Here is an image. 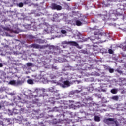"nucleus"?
Returning a JSON list of instances; mask_svg holds the SVG:
<instances>
[{"label": "nucleus", "mask_w": 126, "mask_h": 126, "mask_svg": "<svg viewBox=\"0 0 126 126\" xmlns=\"http://www.w3.org/2000/svg\"><path fill=\"white\" fill-rule=\"evenodd\" d=\"M93 30H94V36H91L90 39L91 41H92L93 44H98L99 42L98 41V39L101 37V36H103L104 35H107V37L111 38V35L109 34H106L105 33L100 32V30L98 29L97 27L94 28Z\"/></svg>", "instance_id": "nucleus-1"}, {"label": "nucleus", "mask_w": 126, "mask_h": 126, "mask_svg": "<svg viewBox=\"0 0 126 126\" xmlns=\"http://www.w3.org/2000/svg\"><path fill=\"white\" fill-rule=\"evenodd\" d=\"M32 48H35V49H45V48H49V49L50 51H52L54 53H56V55H59L60 53H62L63 51H61V49L58 46H54V45L49 46V45H43V46H40L38 44H32Z\"/></svg>", "instance_id": "nucleus-2"}, {"label": "nucleus", "mask_w": 126, "mask_h": 126, "mask_svg": "<svg viewBox=\"0 0 126 126\" xmlns=\"http://www.w3.org/2000/svg\"><path fill=\"white\" fill-rule=\"evenodd\" d=\"M51 82H52V83H55L56 85H60V86H61L63 88L69 87V86L72 84V83L68 80L64 81V78H63V77H61L60 80L58 82H56L55 81H52Z\"/></svg>", "instance_id": "nucleus-3"}, {"label": "nucleus", "mask_w": 126, "mask_h": 126, "mask_svg": "<svg viewBox=\"0 0 126 126\" xmlns=\"http://www.w3.org/2000/svg\"><path fill=\"white\" fill-rule=\"evenodd\" d=\"M33 90H34V91H33V93H35V92H36L37 95H32V103L33 104H38L39 103V100L37 99V98L35 99V97H42V96H43V94H39V93H40L41 91H44V90H45L44 89H41L40 88H35L33 89Z\"/></svg>", "instance_id": "nucleus-4"}, {"label": "nucleus", "mask_w": 126, "mask_h": 126, "mask_svg": "<svg viewBox=\"0 0 126 126\" xmlns=\"http://www.w3.org/2000/svg\"><path fill=\"white\" fill-rule=\"evenodd\" d=\"M103 122L107 124V125H114V126H119V123L115 118H105L103 120Z\"/></svg>", "instance_id": "nucleus-5"}, {"label": "nucleus", "mask_w": 126, "mask_h": 126, "mask_svg": "<svg viewBox=\"0 0 126 126\" xmlns=\"http://www.w3.org/2000/svg\"><path fill=\"white\" fill-rule=\"evenodd\" d=\"M62 46L63 49H64V48H66V46H64V45H70L71 46H75V47H76V48H78V49H81V47L79 46V45H78V43L75 41H63L62 42Z\"/></svg>", "instance_id": "nucleus-6"}, {"label": "nucleus", "mask_w": 126, "mask_h": 126, "mask_svg": "<svg viewBox=\"0 0 126 126\" xmlns=\"http://www.w3.org/2000/svg\"><path fill=\"white\" fill-rule=\"evenodd\" d=\"M85 18H86V16H81V18L76 21V25H77V26H80L81 25H82V24H85L86 22L84 20Z\"/></svg>", "instance_id": "nucleus-7"}, {"label": "nucleus", "mask_w": 126, "mask_h": 126, "mask_svg": "<svg viewBox=\"0 0 126 126\" xmlns=\"http://www.w3.org/2000/svg\"><path fill=\"white\" fill-rule=\"evenodd\" d=\"M48 74L43 75V74L41 73L40 76H42V77L40 79V81L43 83H48L49 81L48 80V78H47L48 77Z\"/></svg>", "instance_id": "nucleus-8"}, {"label": "nucleus", "mask_w": 126, "mask_h": 126, "mask_svg": "<svg viewBox=\"0 0 126 126\" xmlns=\"http://www.w3.org/2000/svg\"><path fill=\"white\" fill-rule=\"evenodd\" d=\"M50 62H51L50 58L45 59V61L43 62L44 67H45V68H50V65H49V63H50Z\"/></svg>", "instance_id": "nucleus-9"}, {"label": "nucleus", "mask_w": 126, "mask_h": 126, "mask_svg": "<svg viewBox=\"0 0 126 126\" xmlns=\"http://www.w3.org/2000/svg\"><path fill=\"white\" fill-rule=\"evenodd\" d=\"M51 7L52 8V9H54L56 10H62V6L59 5H57L55 3H52L51 4Z\"/></svg>", "instance_id": "nucleus-10"}, {"label": "nucleus", "mask_w": 126, "mask_h": 126, "mask_svg": "<svg viewBox=\"0 0 126 126\" xmlns=\"http://www.w3.org/2000/svg\"><path fill=\"white\" fill-rule=\"evenodd\" d=\"M97 91L99 92H106L107 91V87H106V85L104 84V86H101L98 89H97Z\"/></svg>", "instance_id": "nucleus-11"}, {"label": "nucleus", "mask_w": 126, "mask_h": 126, "mask_svg": "<svg viewBox=\"0 0 126 126\" xmlns=\"http://www.w3.org/2000/svg\"><path fill=\"white\" fill-rule=\"evenodd\" d=\"M70 108H72L73 109H75L76 108H80V107H81V104L79 102H77L75 104V105L72 104L69 105Z\"/></svg>", "instance_id": "nucleus-12"}, {"label": "nucleus", "mask_w": 126, "mask_h": 126, "mask_svg": "<svg viewBox=\"0 0 126 126\" xmlns=\"http://www.w3.org/2000/svg\"><path fill=\"white\" fill-rule=\"evenodd\" d=\"M54 29V26H50L49 27H48L46 30H45L44 31H45L47 33H49V32H51V33H53L54 32H53V31Z\"/></svg>", "instance_id": "nucleus-13"}, {"label": "nucleus", "mask_w": 126, "mask_h": 126, "mask_svg": "<svg viewBox=\"0 0 126 126\" xmlns=\"http://www.w3.org/2000/svg\"><path fill=\"white\" fill-rule=\"evenodd\" d=\"M124 110H126V103L124 105L120 104L117 107V109L119 111H124Z\"/></svg>", "instance_id": "nucleus-14"}, {"label": "nucleus", "mask_w": 126, "mask_h": 126, "mask_svg": "<svg viewBox=\"0 0 126 126\" xmlns=\"http://www.w3.org/2000/svg\"><path fill=\"white\" fill-rule=\"evenodd\" d=\"M100 17L103 20H107L108 19H110V18L108 17V15H101Z\"/></svg>", "instance_id": "nucleus-15"}, {"label": "nucleus", "mask_w": 126, "mask_h": 126, "mask_svg": "<svg viewBox=\"0 0 126 126\" xmlns=\"http://www.w3.org/2000/svg\"><path fill=\"white\" fill-rule=\"evenodd\" d=\"M120 48L122 49L123 51H126V43H124L120 45L119 46Z\"/></svg>", "instance_id": "nucleus-16"}, {"label": "nucleus", "mask_w": 126, "mask_h": 126, "mask_svg": "<svg viewBox=\"0 0 126 126\" xmlns=\"http://www.w3.org/2000/svg\"><path fill=\"white\" fill-rule=\"evenodd\" d=\"M59 76H60V74H57L56 76L53 74H50V79H56V78H57V77Z\"/></svg>", "instance_id": "nucleus-17"}, {"label": "nucleus", "mask_w": 126, "mask_h": 126, "mask_svg": "<svg viewBox=\"0 0 126 126\" xmlns=\"http://www.w3.org/2000/svg\"><path fill=\"white\" fill-rule=\"evenodd\" d=\"M88 90L89 91V92H92L93 90H94V88L93 87V86L92 85H91L89 86V87L88 88Z\"/></svg>", "instance_id": "nucleus-18"}, {"label": "nucleus", "mask_w": 126, "mask_h": 126, "mask_svg": "<svg viewBox=\"0 0 126 126\" xmlns=\"http://www.w3.org/2000/svg\"><path fill=\"white\" fill-rule=\"evenodd\" d=\"M120 9H121V10H126V5H120V7L119 9H118V10H120Z\"/></svg>", "instance_id": "nucleus-19"}, {"label": "nucleus", "mask_w": 126, "mask_h": 126, "mask_svg": "<svg viewBox=\"0 0 126 126\" xmlns=\"http://www.w3.org/2000/svg\"><path fill=\"white\" fill-rule=\"evenodd\" d=\"M8 84L10 85H15V84H16V81H15V80H11L8 83Z\"/></svg>", "instance_id": "nucleus-20"}, {"label": "nucleus", "mask_w": 126, "mask_h": 126, "mask_svg": "<svg viewBox=\"0 0 126 126\" xmlns=\"http://www.w3.org/2000/svg\"><path fill=\"white\" fill-rule=\"evenodd\" d=\"M111 93L113 94H117L118 93V89H113L111 90Z\"/></svg>", "instance_id": "nucleus-21"}, {"label": "nucleus", "mask_w": 126, "mask_h": 126, "mask_svg": "<svg viewBox=\"0 0 126 126\" xmlns=\"http://www.w3.org/2000/svg\"><path fill=\"white\" fill-rule=\"evenodd\" d=\"M18 100H21V101H23L24 103H26V98H23V97L18 96Z\"/></svg>", "instance_id": "nucleus-22"}, {"label": "nucleus", "mask_w": 126, "mask_h": 126, "mask_svg": "<svg viewBox=\"0 0 126 126\" xmlns=\"http://www.w3.org/2000/svg\"><path fill=\"white\" fill-rule=\"evenodd\" d=\"M94 120L95 122H100V117L98 116H94Z\"/></svg>", "instance_id": "nucleus-23"}, {"label": "nucleus", "mask_w": 126, "mask_h": 126, "mask_svg": "<svg viewBox=\"0 0 126 126\" xmlns=\"http://www.w3.org/2000/svg\"><path fill=\"white\" fill-rule=\"evenodd\" d=\"M69 68V65L65 66L64 67V68L63 69V71H65L66 70H68Z\"/></svg>", "instance_id": "nucleus-24"}, {"label": "nucleus", "mask_w": 126, "mask_h": 126, "mask_svg": "<svg viewBox=\"0 0 126 126\" xmlns=\"http://www.w3.org/2000/svg\"><path fill=\"white\" fill-rule=\"evenodd\" d=\"M112 100H114V101H118L119 100V97L118 96H115L111 97Z\"/></svg>", "instance_id": "nucleus-25"}, {"label": "nucleus", "mask_w": 126, "mask_h": 126, "mask_svg": "<svg viewBox=\"0 0 126 126\" xmlns=\"http://www.w3.org/2000/svg\"><path fill=\"white\" fill-rule=\"evenodd\" d=\"M48 90L50 91V92H55V87H51L48 89Z\"/></svg>", "instance_id": "nucleus-26"}, {"label": "nucleus", "mask_w": 126, "mask_h": 126, "mask_svg": "<svg viewBox=\"0 0 126 126\" xmlns=\"http://www.w3.org/2000/svg\"><path fill=\"white\" fill-rule=\"evenodd\" d=\"M28 41H30V43H32V35H29L28 36Z\"/></svg>", "instance_id": "nucleus-27"}, {"label": "nucleus", "mask_w": 126, "mask_h": 126, "mask_svg": "<svg viewBox=\"0 0 126 126\" xmlns=\"http://www.w3.org/2000/svg\"><path fill=\"white\" fill-rule=\"evenodd\" d=\"M23 3L20 2L19 4L17 3V6H18L19 7H23Z\"/></svg>", "instance_id": "nucleus-28"}, {"label": "nucleus", "mask_w": 126, "mask_h": 126, "mask_svg": "<svg viewBox=\"0 0 126 126\" xmlns=\"http://www.w3.org/2000/svg\"><path fill=\"white\" fill-rule=\"evenodd\" d=\"M108 70L110 73H113L115 71V69L111 68H109Z\"/></svg>", "instance_id": "nucleus-29"}, {"label": "nucleus", "mask_w": 126, "mask_h": 126, "mask_svg": "<svg viewBox=\"0 0 126 126\" xmlns=\"http://www.w3.org/2000/svg\"><path fill=\"white\" fill-rule=\"evenodd\" d=\"M80 53H81L82 54H87V51L84 50H81L80 51Z\"/></svg>", "instance_id": "nucleus-30"}, {"label": "nucleus", "mask_w": 126, "mask_h": 126, "mask_svg": "<svg viewBox=\"0 0 126 126\" xmlns=\"http://www.w3.org/2000/svg\"><path fill=\"white\" fill-rule=\"evenodd\" d=\"M61 32L62 34H66V31H65V30H62Z\"/></svg>", "instance_id": "nucleus-31"}, {"label": "nucleus", "mask_w": 126, "mask_h": 126, "mask_svg": "<svg viewBox=\"0 0 126 126\" xmlns=\"http://www.w3.org/2000/svg\"><path fill=\"white\" fill-rule=\"evenodd\" d=\"M27 82L29 84H32V79L28 80Z\"/></svg>", "instance_id": "nucleus-32"}, {"label": "nucleus", "mask_w": 126, "mask_h": 126, "mask_svg": "<svg viewBox=\"0 0 126 126\" xmlns=\"http://www.w3.org/2000/svg\"><path fill=\"white\" fill-rule=\"evenodd\" d=\"M27 93H28V95H30V94H31V93H32V92L31 91V90H28L27 91Z\"/></svg>", "instance_id": "nucleus-33"}, {"label": "nucleus", "mask_w": 126, "mask_h": 126, "mask_svg": "<svg viewBox=\"0 0 126 126\" xmlns=\"http://www.w3.org/2000/svg\"><path fill=\"white\" fill-rule=\"evenodd\" d=\"M108 53L109 54H113L114 51L112 49L108 50Z\"/></svg>", "instance_id": "nucleus-34"}, {"label": "nucleus", "mask_w": 126, "mask_h": 126, "mask_svg": "<svg viewBox=\"0 0 126 126\" xmlns=\"http://www.w3.org/2000/svg\"><path fill=\"white\" fill-rule=\"evenodd\" d=\"M27 66H32V63H27Z\"/></svg>", "instance_id": "nucleus-35"}, {"label": "nucleus", "mask_w": 126, "mask_h": 126, "mask_svg": "<svg viewBox=\"0 0 126 126\" xmlns=\"http://www.w3.org/2000/svg\"><path fill=\"white\" fill-rule=\"evenodd\" d=\"M17 84H22V81L20 80H18L17 82Z\"/></svg>", "instance_id": "nucleus-36"}, {"label": "nucleus", "mask_w": 126, "mask_h": 126, "mask_svg": "<svg viewBox=\"0 0 126 126\" xmlns=\"http://www.w3.org/2000/svg\"><path fill=\"white\" fill-rule=\"evenodd\" d=\"M117 72H118L119 73H120V74H122V73H123V72H122L121 70H117Z\"/></svg>", "instance_id": "nucleus-37"}, {"label": "nucleus", "mask_w": 126, "mask_h": 126, "mask_svg": "<svg viewBox=\"0 0 126 126\" xmlns=\"http://www.w3.org/2000/svg\"><path fill=\"white\" fill-rule=\"evenodd\" d=\"M0 126H3V122L2 121H0Z\"/></svg>", "instance_id": "nucleus-38"}, {"label": "nucleus", "mask_w": 126, "mask_h": 126, "mask_svg": "<svg viewBox=\"0 0 126 126\" xmlns=\"http://www.w3.org/2000/svg\"><path fill=\"white\" fill-rule=\"evenodd\" d=\"M52 69H58V67L52 66Z\"/></svg>", "instance_id": "nucleus-39"}, {"label": "nucleus", "mask_w": 126, "mask_h": 126, "mask_svg": "<svg viewBox=\"0 0 126 126\" xmlns=\"http://www.w3.org/2000/svg\"><path fill=\"white\" fill-rule=\"evenodd\" d=\"M80 91H78V90H75V93H79V92H80Z\"/></svg>", "instance_id": "nucleus-40"}, {"label": "nucleus", "mask_w": 126, "mask_h": 126, "mask_svg": "<svg viewBox=\"0 0 126 126\" xmlns=\"http://www.w3.org/2000/svg\"><path fill=\"white\" fill-rule=\"evenodd\" d=\"M3 66V65H2V63H0V67H2Z\"/></svg>", "instance_id": "nucleus-41"}, {"label": "nucleus", "mask_w": 126, "mask_h": 126, "mask_svg": "<svg viewBox=\"0 0 126 126\" xmlns=\"http://www.w3.org/2000/svg\"><path fill=\"white\" fill-rule=\"evenodd\" d=\"M112 17L115 16V14H112L110 15V17H112Z\"/></svg>", "instance_id": "nucleus-42"}, {"label": "nucleus", "mask_w": 126, "mask_h": 126, "mask_svg": "<svg viewBox=\"0 0 126 126\" xmlns=\"http://www.w3.org/2000/svg\"><path fill=\"white\" fill-rule=\"evenodd\" d=\"M50 53H51V52H48L47 51L45 52L46 54H50Z\"/></svg>", "instance_id": "nucleus-43"}, {"label": "nucleus", "mask_w": 126, "mask_h": 126, "mask_svg": "<svg viewBox=\"0 0 126 126\" xmlns=\"http://www.w3.org/2000/svg\"><path fill=\"white\" fill-rule=\"evenodd\" d=\"M1 108H2V106L0 104V109H1Z\"/></svg>", "instance_id": "nucleus-44"}, {"label": "nucleus", "mask_w": 126, "mask_h": 126, "mask_svg": "<svg viewBox=\"0 0 126 126\" xmlns=\"http://www.w3.org/2000/svg\"><path fill=\"white\" fill-rule=\"evenodd\" d=\"M66 62V60H62V62Z\"/></svg>", "instance_id": "nucleus-45"}, {"label": "nucleus", "mask_w": 126, "mask_h": 126, "mask_svg": "<svg viewBox=\"0 0 126 126\" xmlns=\"http://www.w3.org/2000/svg\"><path fill=\"white\" fill-rule=\"evenodd\" d=\"M124 19H126V15H125V16H124Z\"/></svg>", "instance_id": "nucleus-46"}, {"label": "nucleus", "mask_w": 126, "mask_h": 126, "mask_svg": "<svg viewBox=\"0 0 126 126\" xmlns=\"http://www.w3.org/2000/svg\"><path fill=\"white\" fill-rule=\"evenodd\" d=\"M77 81V82H78V83H79V81Z\"/></svg>", "instance_id": "nucleus-47"}, {"label": "nucleus", "mask_w": 126, "mask_h": 126, "mask_svg": "<svg viewBox=\"0 0 126 126\" xmlns=\"http://www.w3.org/2000/svg\"><path fill=\"white\" fill-rule=\"evenodd\" d=\"M68 1H70L71 0H67Z\"/></svg>", "instance_id": "nucleus-48"}, {"label": "nucleus", "mask_w": 126, "mask_h": 126, "mask_svg": "<svg viewBox=\"0 0 126 126\" xmlns=\"http://www.w3.org/2000/svg\"><path fill=\"white\" fill-rule=\"evenodd\" d=\"M110 18H111V19H114V18H112V17Z\"/></svg>", "instance_id": "nucleus-49"}, {"label": "nucleus", "mask_w": 126, "mask_h": 126, "mask_svg": "<svg viewBox=\"0 0 126 126\" xmlns=\"http://www.w3.org/2000/svg\"><path fill=\"white\" fill-rule=\"evenodd\" d=\"M111 12H112V11H110V13H111Z\"/></svg>", "instance_id": "nucleus-50"}, {"label": "nucleus", "mask_w": 126, "mask_h": 126, "mask_svg": "<svg viewBox=\"0 0 126 126\" xmlns=\"http://www.w3.org/2000/svg\"><path fill=\"white\" fill-rule=\"evenodd\" d=\"M117 14H119V13H117Z\"/></svg>", "instance_id": "nucleus-51"}, {"label": "nucleus", "mask_w": 126, "mask_h": 126, "mask_svg": "<svg viewBox=\"0 0 126 126\" xmlns=\"http://www.w3.org/2000/svg\"><path fill=\"white\" fill-rule=\"evenodd\" d=\"M14 1H15V0H14Z\"/></svg>", "instance_id": "nucleus-52"}, {"label": "nucleus", "mask_w": 126, "mask_h": 126, "mask_svg": "<svg viewBox=\"0 0 126 126\" xmlns=\"http://www.w3.org/2000/svg\"><path fill=\"white\" fill-rule=\"evenodd\" d=\"M59 94H58V96H59Z\"/></svg>", "instance_id": "nucleus-53"}]
</instances>
